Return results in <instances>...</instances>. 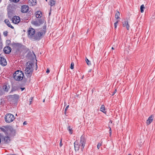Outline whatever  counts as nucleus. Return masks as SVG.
Returning <instances> with one entry per match:
<instances>
[{"instance_id":"f257e3e1","label":"nucleus","mask_w":155,"mask_h":155,"mask_svg":"<svg viewBox=\"0 0 155 155\" xmlns=\"http://www.w3.org/2000/svg\"><path fill=\"white\" fill-rule=\"evenodd\" d=\"M86 143V140L84 136H82L81 137L80 140L79 142L76 141L74 143V149L75 151H78L80 149L83 151Z\"/></svg>"},{"instance_id":"f03ea898","label":"nucleus","mask_w":155,"mask_h":155,"mask_svg":"<svg viewBox=\"0 0 155 155\" xmlns=\"http://www.w3.org/2000/svg\"><path fill=\"white\" fill-rule=\"evenodd\" d=\"M34 64L30 61L27 62L26 64L25 73L27 77L30 78L32 75Z\"/></svg>"},{"instance_id":"7ed1b4c3","label":"nucleus","mask_w":155,"mask_h":155,"mask_svg":"<svg viewBox=\"0 0 155 155\" xmlns=\"http://www.w3.org/2000/svg\"><path fill=\"white\" fill-rule=\"evenodd\" d=\"M24 74L23 73L19 70L16 71L13 74L14 78L17 81H21L23 79Z\"/></svg>"},{"instance_id":"20e7f679","label":"nucleus","mask_w":155,"mask_h":155,"mask_svg":"<svg viewBox=\"0 0 155 155\" xmlns=\"http://www.w3.org/2000/svg\"><path fill=\"white\" fill-rule=\"evenodd\" d=\"M46 27H44L43 28V30L41 32H38L35 35H34L32 39L35 40H39L41 38L42 35H44L46 31Z\"/></svg>"},{"instance_id":"39448f33","label":"nucleus","mask_w":155,"mask_h":155,"mask_svg":"<svg viewBox=\"0 0 155 155\" xmlns=\"http://www.w3.org/2000/svg\"><path fill=\"white\" fill-rule=\"evenodd\" d=\"M15 119L14 116L11 114H7L5 117V121L8 123L12 122Z\"/></svg>"},{"instance_id":"423d86ee","label":"nucleus","mask_w":155,"mask_h":155,"mask_svg":"<svg viewBox=\"0 0 155 155\" xmlns=\"http://www.w3.org/2000/svg\"><path fill=\"white\" fill-rule=\"evenodd\" d=\"M44 23V21L41 19H38L36 21H31L32 25L36 26H39Z\"/></svg>"},{"instance_id":"0eeeda50","label":"nucleus","mask_w":155,"mask_h":155,"mask_svg":"<svg viewBox=\"0 0 155 155\" xmlns=\"http://www.w3.org/2000/svg\"><path fill=\"white\" fill-rule=\"evenodd\" d=\"M7 98L8 99L13 100L14 101H16L18 99L19 96L18 95L15 94L13 95L8 96Z\"/></svg>"},{"instance_id":"6e6552de","label":"nucleus","mask_w":155,"mask_h":155,"mask_svg":"<svg viewBox=\"0 0 155 155\" xmlns=\"http://www.w3.org/2000/svg\"><path fill=\"white\" fill-rule=\"evenodd\" d=\"M35 33V30L32 28H30L28 30V36L31 38L32 39Z\"/></svg>"},{"instance_id":"1a4fd4ad","label":"nucleus","mask_w":155,"mask_h":155,"mask_svg":"<svg viewBox=\"0 0 155 155\" xmlns=\"http://www.w3.org/2000/svg\"><path fill=\"white\" fill-rule=\"evenodd\" d=\"M21 12L22 13H25L27 12L28 11V6L26 5L22 6L21 8Z\"/></svg>"},{"instance_id":"9d476101","label":"nucleus","mask_w":155,"mask_h":155,"mask_svg":"<svg viewBox=\"0 0 155 155\" xmlns=\"http://www.w3.org/2000/svg\"><path fill=\"white\" fill-rule=\"evenodd\" d=\"M0 64L3 66L7 64V62L5 59L1 56L0 57Z\"/></svg>"},{"instance_id":"9b49d317","label":"nucleus","mask_w":155,"mask_h":155,"mask_svg":"<svg viewBox=\"0 0 155 155\" xmlns=\"http://www.w3.org/2000/svg\"><path fill=\"white\" fill-rule=\"evenodd\" d=\"M20 21V18L19 17L17 16H14L12 19V21L13 23L17 24Z\"/></svg>"},{"instance_id":"f8f14e48","label":"nucleus","mask_w":155,"mask_h":155,"mask_svg":"<svg viewBox=\"0 0 155 155\" xmlns=\"http://www.w3.org/2000/svg\"><path fill=\"white\" fill-rule=\"evenodd\" d=\"M5 53L7 54H9L11 51V48L9 46H7L5 47L3 50Z\"/></svg>"},{"instance_id":"ddd939ff","label":"nucleus","mask_w":155,"mask_h":155,"mask_svg":"<svg viewBox=\"0 0 155 155\" xmlns=\"http://www.w3.org/2000/svg\"><path fill=\"white\" fill-rule=\"evenodd\" d=\"M10 87L9 85L7 84H5L3 86L2 89L5 92H7L10 89Z\"/></svg>"},{"instance_id":"4468645a","label":"nucleus","mask_w":155,"mask_h":155,"mask_svg":"<svg viewBox=\"0 0 155 155\" xmlns=\"http://www.w3.org/2000/svg\"><path fill=\"white\" fill-rule=\"evenodd\" d=\"M153 117L154 116L152 115H151L149 117L146 122L147 124V125H149L153 121Z\"/></svg>"},{"instance_id":"2eb2a0df","label":"nucleus","mask_w":155,"mask_h":155,"mask_svg":"<svg viewBox=\"0 0 155 155\" xmlns=\"http://www.w3.org/2000/svg\"><path fill=\"white\" fill-rule=\"evenodd\" d=\"M123 26L124 27H126L127 30H129L130 26L127 21H124L122 22Z\"/></svg>"},{"instance_id":"dca6fc26","label":"nucleus","mask_w":155,"mask_h":155,"mask_svg":"<svg viewBox=\"0 0 155 155\" xmlns=\"http://www.w3.org/2000/svg\"><path fill=\"white\" fill-rule=\"evenodd\" d=\"M36 17L37 18H40L42 16L41 12L40 11H38L35 13Z\"/></svg>"},{"instance_id":"f3484780","label":"nucleus","mask_w":155,"mask_h":155,"mask_svg":"<svg viewBox=\"0 0 155 155\" xmlns=\"http://www.w3.org/2000/svg\"><path fill=\"white\" fill-rule=\"evenodd\" d=\"M16 46L18 49V51L20 50L21 48L24 46L23 45L20 44H17Z\"/></svg>"},{"instance_id":"a211bd4d","label":"nucleus","mask_w":155,"mask_h":155,"mask_svg":"<svg viewBox=\"0 0 155 155\" xmlns=\"http://www.w3.org/2000/svg\"><path fill=\"white\" fill-rule=\"evenodd\" d=\"M3 140L5 143H7L10 141V138L8 137H4Z\"/></svg>"},{"instance_id":"6ab92c4d","label":"nucleus","mask_w":155,"mask_h":155,"mask_svg":"<svg viewBox=\"0 0 155 155\" xmlns=\"http://www.w3.org/2000/svg\"><path fill=\"white\" fill-rule=\"evenodd\" d=\"M55 1L54 0H50L49 1V5L51 7H52L55 5Z\"/></svg>"},{"instance_id":"aec40b11","label":"nucleus","mask_w":155,"mask_h":155,"mask_svg":"<svg viewBox=\"0 0 155 155\" xmlns=\"http://www.w3.org/2000/svg\"><path fill=\"white\" fill-rule=\"evenodd\" d=\"M105 110V108L104 106V105H102L100 108V110L104 113L105 114H106V111H104Z\"/></svg>"},{"instance_id":"412c9836","label":"nucleus","mask_w":155,"mask_h":155,"mask_svg":"<svg viewBox=\"0 0 155 155\" xmlns=\"http://www.w3.org/2000/svg\"><path fill=\"white\" fill-rule=\"evenodd\" d=\"M120 15V13L119 12H117L115 14V18L117 19H118L120 18L119 16Z\"/></svg>"},{"instance_id":"4be33fe9","label":"nucleus","mask_w":155,"mask_h":155,"mask_svg":"<svg viewBox=\"0 0 155 155\" xmlns=\"http://www.w3.org/2000/svg\"><path fill=\"white\" fill-rule=\"evenodd\" d=\"M85 61L88 65L90 66L91 65V61L87 58H86Z\"/></svg>"},{"instance_id":"5701e85b","label":"nucleus","mask_w":155,"mask_h":155,"mask_svg":"<svg viewBox=\"0 0 155 155\" xmlns=\"http://www.w3.org/2000/svg\"><path fill=\"white\" fill-rule=\"evenodd\" d=\"M145 8V7H144V5H142L140 8V12L141 13H143V9Z\"/></svg>"},{"instance_id":"b1692460","label":"nucleus","mask_w":155,"mask_h":155,"mask_svg":"<svg viewBox=\"0 0 155 155\" xmlns=\"http://www.w3.org/2000/svg\"><path fill=\"white\" fill-rule=\"evenodd\" d=\"M68 130L69 131V132L71 134L72 133V130L70 126H69L68 127Z\"/></svg>"},{"instance_id":"393cba45","label":"nucleus","mask_w":155,"mask_h":155,"mask_svg":"<svg viewBox=\"0 0 155 155\" xmlns=\"http://www.w3.org/2000/svg\"><path fill=\"white\" fill-rule=\"evenodd\" d=\"M74 62H72L71 64V68L72 69H73L74 68Z\"/></svg>"},{"instance_id":"a878e982","label":"nucleus","mask_w":155,"mask_h":155,"mask_svg":"<svg viewBox=\"0 0 155 155\" xmlns=\"http://www.w3.org/2000/svg\"><path fill=\"white\" fill-rule=\"evenodd\" d=\"M118 20H117L114 23V26L115 28H116L117 27V24L118 23Z\"/></svg>"},{"instance_id":"bb28decb","label":"nucleus","mask_w":155,"mask_h":155,"mask_svg":"<svg viewBox=\"0 0 155 155\" xmlns=\"http://www.w3.org/2000/svg\"><path fill=\"white\" fill-rule=\"evenodd\" d=\"M5 22L7 25L8 24H10V23L9 21L7 19H5Z\"/></svg>"},{"instance_id":"cd10ccee","label":"nucleus","mask_w":155,"mask_h":155,"mask_svg":"<svg viewBox=\"0 0 155 155\" xmlns=\"http://www.w3.org/2000/svg\"><path fill=\"white\" fill-rule=\"evenodd\" d=\"M7 25L8 26V27L11 28H12V29H13L14 28V27L12 26L10 24H7Z\"/></svg>"},{"instance_id":"c85d7f7f","label":"nucleus","mask_w":155,"mask_h":155,"mask_svg":"<svg viewBox=\"0 0 155 155\" xmlns=\"http://www.w3.org/2000/svg\"><path fill=\"white\" fill-rule=\"evenodd\" d=\"M102 145L101 143H98L97 146V148L99 149L101 146Z\"/></svg>"},{"instance_id":"c756f323","label":"nucleus","mask_w":155,"mask_h":155,"mask_svg":"<svg viewBox=\"0 0 155 155\" xmlns=\"http://www.w3.org/2000/svg\"><path fill=\"white\" fill-rule=\"evenodd\" d=\"M7 34H8V32L6 31H5L3 32V34H4V35L5 36H7Z\"/></svg>"},{"instance_id":"7c9ffc66","label":"nucleus","mask_w":155,"mask_h":155,"mask_svg":"<svg viewBox=\"0 0 155 155\" xmlns=\"http://www.w3.org/2000/svg\"><path fill=\"white\" fill-rule=\"evenodd\" d=\"M2 131L4 132H6V130H5V129L4 128H1Z\"/></svg>"},{"instance_id":"2f4dec72","label":"nucleus","mask_w":155,"mask_h":155,"mask_svg":"<svg viewBox=\"0 0 155 155\" xmlns=\"http://www.w3.org/2000/svg\"><path fill=\"white\" fill-rule=\"evenodd\" d=\"M19 0H10L11 1H12L15 2H18Z\"/></svg>"},{"instance_id":"473e14b6","label":"nucleus","mask_w":155,"mask_h":155,"mask_svg":"<svg viewBox=\"0 0 155 155\" xmlns=\"http://www.w3.org/2000/svg\"><path fill=\"white\" fill-rule=\"evenodd\" d=\"M109 133L110 135L111 134V129L110 127V129L109 130Z\"/></svg>"},{"instance_id":"72a5a7b5","label":"nucleus","mask_w":155,"mask_h":155,"mask_svg":"<svg viewBox=\"0 0 155 155\" xmlns=\"http://www.w3.org/2000/svg\"><path fill=\"white\" fill-rule=\"evenodd\" d=\"M62 145V139H61L60 143V147H61Z\"/></svg>"},{"instance_id":"f704fd0d","label":"nucleus","mask_w":155,"mask_h":155,"mask_svg":"<svg viewBox=\"0 0 155 155\" xmlns=\"http://www.w3.org/2000/svg\"><path fill=\"white\" fill-rule=\"evenodd\" d=\"M32 99H33L32 97L30 99H29V100L30 101H29L30 102V104H31V101H32Z\"/></svg>"},{"instance_id":"c9c22d12","label":"nucleus","mask_w":155,"mask_h":155,"mask_svg":"<svg viewBox=\"0 0 155 155\" xmlns=\"http://www.w3.org/2000/svg\"><path fill=\"white\" fill-rule=\"evenodd\" d=\"M116 92H117V90L116 89H115V90H114V91L112 95H114V94H115L116 93Z\"/></svg>"},{"instance_id":"e433bc0d","label":"nucleus","mask_w":155,"mask_h":155,"mask_svg":"<svg viewBox=\"0 0 155 155\" xmlns=\"http://www.w3.org/2000/svg\"><path fill=\"white\" fill-rule=\"evenodd\" d=\"M3 94V93L2 91L0 90V96L2 95Z\"/></svg>"},{"instance_id":"4c0bfd02","label":"nucleus","mask_w":155,"mask_h":155,"mask_svg":"<svg viewBox=\"0 0 155 155\" xmlns=\"http://www.w3.org/2000/svg\"><path fill=\"white\" fill-rule=\"evenodd\" d=\"M68 107H69V106L68 105L66 107V108L65 109V111H67V110L68 109Z\"/></svg>"},{"instance_id":"58836bf2","label":"nucleus","mask_w":155,"mask_h":155,"mask_svg":"<svg viewBox=\"0 0 155 155\" xmlns=\"http://www.w3.org/2000/svg\"><path fill=\"white\" fill-rule=\"evenodd\" d=\"M50 72V71L48 69L46 71V73H48Z\"/></svg>"},{"instance_id":"ea45409f","label":"nucleus","mask_w":155,"mask_h":155,"mask_svg":"<svg viewBox=\"0 0 155 155\" xmlns=\"http://www.w3.org/2000/svg\"><path fill=\"white\" fill-rule=\"evenodd\" d=\"M27 124L26 121H24L23 123V125H26Z\"/></svg>"},{"instance_id":"a19ab883","label":"nucleus","mask_w":155,"mask_h":155,"mask_svg":"<svg viewBox=\"0 0 155 155\" xmlns=\"http://www.w3.org/2000/svg\"><path fill=\"white\" fill-rule=\"evenodd\" d=\"M25 89V88H21L22 91H23Z\"/></svg>"},{"instance_id":"79ce46f5","label":"nucleus","mask_w":155,"mask_h":155,"mask_svg":"<svg viewBox=\"0 0 155 155\" xmlns=\"http://www.w3.org/2000/svg\"><path fill=\"white\" fill-rule=\"evenodd\" d=\"M7 42H10V41L9 40H8L7 41Z\"/></svg>"},{"instance_id":"37998d69","label":"nucleus","mask_w":155,"mask_h":155,"mask_svg":"<svg viewBox=\"0 0 155 155\" xmlns=\"http://www.w3.org/2000/svg\"><path fill=\"white\" fill-rule=\"evenodd\" d=\"M2 48V47L1 45H0V50H1Z\"/></svg>"},{"instance_id":"c03bdc74","label":"nucleus","mask_w":155,"mask_h":155,"mask_svg":"<svg viewBox=\"0 0 155 155\" xmlns=\"http://www.w3.org/2000/svg\"><path fill=\"white\" fill-rule=\"evenodd\" d=\"M38 68L37 65V64H36V69H37Z\"/></svg>"},{"instance_id":"a18cd8bd","label":"nucleus","mask_w":155,"mask_h":155,"mask_svg":"<svg viewBox=\"0 0 155 155\" xmlns=\"http://www.w3.org/2000/svg\"><path fill=\"white\" fill-rule=\"evenodd\" d=\"M112 49H114V48H113V47H112Z\"/></svg>"},{"instance_id":"49530a36","label":"nucleus","mask_w":155,"mask_h":155,"mask_svg":"<svg viewBox=\"0 0 155 155\" xmlns=\"http://www.w3.org/2000/svg\"><path fill=\"white\" fill-rule=\"evenodd\" d=\"M45 100L44 99V100H43V102H45Z\"/></svg>"},{"instance_id":"de8ad7c7","label":"nucleus","mask_w":155,"mask_h":155,"mask_svg":"<svg viewBox=\"0 0 155 155\" xmlns=\"http://www.w3.org/2000/svg\"><path fill=\"white\" fill-rule=\"evenodd\" d=\"M3 140H2V142H3Z\"/></svg>"},{"instance_id":"09e8293b","label":"nucleus","mask_w":155,"mask_h":155,"mask_svg":"<svg viewBox=\"0 0 155 155\" xmlns=\"http://www.w3.org/2000/svg\"><path fill=\"white\" fill-rule=\"evenodd\" d=\"M46 2L47 1V0H45Z\"/></svg>"},{"instance_id":"8fccbe9b","label":"nucleus","mask_w":155,"mask_h":155,"mask_svg":"<svg viewBox=\"0 0 155 155\" xmlns=\"http://www.w3.org/2000/svg\"><path fill=\"white\" fill-rule=\"evenodd\" d=\"M128 155H131V154H128Z\"/></svg>"},{"instance_id":"3c124183","label":"nucleus","mask_w":155,"mask_h":155,"mask_svg":"<svg viewBox=\"0 0 155 155\" xmlns=\"http://www.w3.org/2000/svg\"><path fill=\"white\" fill-rule=\"evenodd\" d=\"M1 54H0V56H1Z\"/></svg>"}]
</instances>
